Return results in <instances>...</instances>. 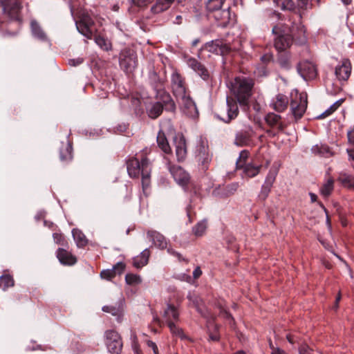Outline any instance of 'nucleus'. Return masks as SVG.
Wrapping results in <instances>:
<instances>
[{
    "label": "nucleus",
    "mask_w": 354,
    "mask_h": 354,
    "mask_svg": "<svg viewBox=\"0 0 354 354\" xmlns=\"http://www.w3.org/2000/svg\"><path fill=\"white\" fill-rule=\"evenodd\" d=\"M334 189V180L333 178L329 177L326 180L320 188V194L324 197L329 196Z\"/></svg>",
    "instance_id": "obj_33"
},
{
    "label": "nucleus",
    "mask_w": 354,
    "mask_h": 354,
    "mask_svg": "<svg viewBox=\"0 0 354 354\" xmlns=\"http://www.w3.org/2000/svg\"><path fill=\"white\" fill-rule=\"evenodd\" d=\"M281 116L279 115L275 114L274 113H269L266 116V122L270 127L277 126L278 129L282 131L283 127V124L281 123Z\"/></svg>",
    "instance_id": "obj_31"
},
{
    "label": "nucleus",
    "mask_w": 354,
    "mask_h": 354,
    "mask_svg": "<svg viewBox=\"0 0 354 354\" xmlns=\"http://www.w3.org/2000/svg\"><path fill=\"white\" fill-rule=\"evenodd\" d=\"M147 344L149 348H151L153 350L154 354H159L158 346L155 342L151 340H148Z\"/></svg>",
    "instance_id": "obj_50"
},
{
    "label": "nucleus",
    "mask_w": 354,
    "mask_h": 354,
    "mask_svg": "<svg viewBox=\"0 0 354 354\" xmlns=\"http://www.w3.org/2000/svg\"><path fill=\"white\" fill-rule=\"evenodd\" d=\"M344 102L343 99H340L335 102H334L328 109H326L324 112H323L321 115L317 116L318 119L325 118L329 115H330L334 111H335Z\"/></svg>",
    "instance_id": "obj_42"
},
{
    "label": "nucleus",
    "mask_w": 354,
    "mask_h": 354,
    "mask_svg": "<svg viewBox=\"0 0 354 354\" xmlns=\"http://www.w3.org/2000/svg\"><path fill=\"white\" fill-rule=\"evenodd\" d=\"M352 66L349 59H344L335 68V74L339 81H346L351 73Z\"/></svg>",
    "instance_id": "obj_14"
},
{
    "label": "nucleus",
    "mask_w": 354,
    "mask_h": 354,
    "mask_svg": "<svg viewBox=\"0 0 354 354\" xmlns=\"http://www.w3.org/2000/svg\"><path fill=\"white\" fill-rule=\"evenodd\" d=\"M187 64L189 68H191L194 72L201 71V68L203 64L198 62L196 58L189 57L187 60Z\"/></svg>",
    "instance_id": "obj_46"
},
{
    "label": "nucleus",
    "mask_w": 354,
    "mask_h": 354,
    "mask_svg": "<svg viewBox=\"0 0 354 354\" xmlns=\"http://www.w3.org/2000/svg\"><path fill=\"white\" fill-rule=\"evenodd\" d=\"M72 234L78 248H84L87 245L88 239L80 230L73 229Z\"/></svg>",
    "instance_id": "obj_32"
},
{
    "label": "nucleus",
    "mask_w": 354,
    "mask_h": 354,
    "mask_svg": "<svg viewBox=\"0 0 354 354\" xmlns=\"http://www.w3.org/2000/svg\"><path fill=\"white\" fill-rule=\"evenodd\" d=\"M128 174L131 178H138L142 176V189L145 192L150 184L151 162L147 157H133L127 162Z\"/></svg>",
    "instance_id": "obj_2"
},
{
    "label": "nucleus",
    "mask_w": 354,
    "mask_h": 354,
    "mask_svg": "<svg viewBox=\"0 0 354 354\" xmlns=\"http://www.w3.org/2000/svg\"><path fill=\"white\" fill-rule=\"evenodd\" d=\"M207 227V221L203 219L198 222L192 228V232L196 236H202Z\"/></svg>",
    "instance_id": "obj_36"
},
{
    "label": "nucleus",
    "mask_w": 354,
    "mask_h": 354,
    "mask_svg": "<svg viewBox=\"0 0 354 354\" xmlns=\"http://www.w3.org/2000/svg\"><path fill=\"white\" fill-rule=\"evenodd\" d=\"M201 274L202 270H201L200 267L197 266L193 272V277L194 279H198V277H201Z\"/></svg>",
    "instance_id": "obj_55"
},
{
    "label": "nucleus",
    "mask_w": 354,
    "mask_h": 354,
    "mask_svg": "<svg viewBox=\"0 0 354 354\" xmlns=\"http://www.w3.org/2000/svg\"><path fill=\"white\" fill-rule=\"evenodd\" d=\"M163 106L160 102H155L147 109V113L152 119L157 118L162 113Z\"/></svg>",
    "instance_id": "obj_35"
},
{
    "label": "nucleus",
    "mask_w": 354,
    "mask_h": 354,
    "mask_svg": "<svg viewBox=\"0 0 354 354\" xmlns=\"http://www.w3.org/2000/svg\"><path fill=\"white\" fill-rule=\"evenodd\" d=\"M269 17L280 19L281 13L278 12L277 11L273 10L270 12V13L269 14Z\"/></svg>",
    "instance_id": "obj_59"
},
{
    "label": "nucleus",
    "mask_w": 354,
    "mask_h": 354,
    "mask_svg": "<svg viewBox=\"0 0 354 354\" xmlns=\"http://www.w3.org/2000/svg\"><path fill=\"white\" fill-rule=\"evenodd\" d=\"M202 49L216 55H225L230 51L231 47L221 39H215L205 43Z\"/></svg>",
    "instance_id": "obj_12"
},
{
    "label": "nucleus",
    "mask_w": 354,
    "mask_h": 354,
    "mask_svg": "<svg viewBox=\"0 0 354 354\" xmlns=\"http://www.w3.org/2000/svg\"><path fill=\"white\" fill-rule=\"evenodd\" d=\"M225 2V0H208L205 4L206 10L209 13H215L221 10Z\"/></svg>",
    "instance_id": "obj_34"
},
{
    "label": "nucleus",
    "mask_w": 354,
    "mask_h": 354,
    "mask_svg": "<svg viewBox=\"0 0 354 354\" xmlns=\"http://www.w3.org/2000/svg\"><path fill=\"white\" fill-rule=\"evenodd\" d=\"M347 153L349 156V160L351 161V164L354 167V149H347Z\"/></svg>",
    "instance_id": "obj_57"
},
{
    "label": "nucleus",
    "mask_w": 354,
    "mask_h": 354,
    "mask_svg": "<svg viewBox=\"0 0 354 354\" xmlns=\"http://www.w3.org/2000/svg\"><path fill=\"white\" fill-rule=\"evenodd\" d=\"M226 103V109L219 111L218 113H216V115L221 120L229 123L237 117L239 107L237 102L232 98L227 97Z\"/></svg>",
    "instance_id": "obj_9"
},
{
    "label": "nucleus",
    "mask_w": 354,
    "mask_h": 354,
    "mask_svg": "<svg viewBox=\"0 0 354 354\" xmlns=\"http://www.w3.org/2000/svg\"><path fill=\"white\" fill-rule=\"evenodd\" d=\"M105 344L108 351L112 354H120L122 349V341L120 335L115 330L104 332Z\"/></svg>",
    "instance_id": "obj_7"
},
{
    "label": "nucleus",
    "mask_w": 354,
    "mask_h": 354,
    "mask_svg": "<svg viewBox=\"0 0 354 354\" xmlns=\"http://www.w3.org/2000/svg\"><path fill=\"white\" fill-rule=\"evenodd\" d=\"M163 319L167 324L178 322L179 319L178 308L171 304H167V308L163 313Z\"/></svg>",
    "instance_id": "obj_21"
},
{
    "label": "nucleus",
    "mask_w": 354,
    "mask_h": 354,
    "mask_svg": "<svg viewBox=\"0 0 354 354\" xmlns=\"http://www.w3.org/2000/svg\"><path fill=\"white\" fill-rule=\"evenodd\" d=\"M131 347L135 354H141V351L140 349V345L138 342L131 343Z\"/></svg>",
    "instance_id": "obj_52"
},
{
    "label": "nucleus",
    "mask_w": 354,
    "mask_h": 354,
    "mask_svg": "<svg viewBox=\"0 0 354 354\" xmlns=\"http://www.w3.org/2000/svg\"><path fill=\"white\" fill-rule=\"evenodd\" d=\"M221 313H223V317L225 319H227L230 320V324L231 326H233V325L234 324V318L232 317V316L231 315V314L225 310H223V311H222Z\"/></svg>",
    "instance_id": "obj_51"
},
{
    "label": "nucleus",
    "mask_w": 354,
    "mask_h": 354,
    "mask_svg": "<svg viewBox=\"0 0 354 354\" xmlns=\"http://www.w3.org/2000/svg\"><path fill=\"white\" fill-rule=\"evenodd\" d=\"M174 142L177 160L183 162L185 160L187 155L185 138L183 135H178L175 136Z\"/></svg>",
    "instance_id": "obj_15"
},
{
    "label": "nucleus",
    "mask_w": 354,
    "mask_h": 354,
    "mask_svg": "<svg viewBox=\"0 0 354 354\" xmlns=\"http://www.w3.org/2000/svg\"><path fill=\"white\" fill-rule=\"evenodd\" d=\"M102 310L104 313H110L113 316L115 317L116 321L118 323H121L123 320L124 308V304L121 301L118 305H106L102 308Z\"/></svg>",
    "instance_id": "obj_18"
},
{
    "label": "nucleus",
    "mask_w": 354,
    "mask_h": 354,
    "mask_svg": "<svg viewBox=\"0 0 354 354\" xmlns=\"http://www.w3.org/2000/svg\"><path fill=\"white\" fill-rule=\"evenodd\" d=\"M73 155V146L70 140H67L66 143H62L59 149V159L63 162H68L72 160Z\"/></svg>",
    "instance_id": "obj_23"
},
{
    "label": "nucleus",
    "mask_w": 354,
    "mask_h": 354,
    "mask_svg": "<svg viewBox=\"0 0 354 354\" xmlns=\"http://www.w3.org/2000/svg\"><path fill=\"white\" fill-rule=\"evenodd\" d=\"M147 236L156 247L162 250L167 248V241L165 237L160 232L155 230H149Z\"/></svg>",
    "instance_id": "obj_20"
},
{
    "label": "nucleus",
    "mask_w": 354,
    "mask_h": 354,
    "mask_svg": "<svg viewBox=\"0 0 354 354\" xmlns=\"http://www.w3.org/2000/svg\"><path fill=\"white\" fill-rule=\"evenodd\" d=\"M249 156H250V152L248 150H242L240 152L239 156L236 161V169H240L249 163V162H248Z\"/></svg>",
    "instance_id": "obj_38"
},
{
    "label": "nucleus",
    "mask_w": 354,
    "mask_h": 354,
    "mask_svg": "<svg viewBox=\"0 0 354 354\" xmlns=\"http://www.w3.org/2000/svg\"><path fill=\"white\" fill-rule=\"evenodd\" d=\"M196 73L205 81L208 80L210 77L208 70L204 65L201 68V71H198Z\"/></svg>",
    "instance_id": "obj_49"
},
{
    "label": "nucleus",
    "mask_w": 354,
    "mask_h": 354,
    "mask_svg": "<svg viewBox=\"0 0 354 354\" xmlns=\"http://www.w3.org/2000/svg\"><path fill=\"white\" fill-rule=\"evenodd\" d=\"M167 168L177 184L186 190L191 183L189 174L180 166L174 165L170 162L167 163Z\"/></svg>",
    "instance_id": "obj_8"
},
{
    "label": "nucleus",
    "mask_w": 354,
    "mask_h": 354,
    "mask_svg": "<svg viewBox=\"0 0 354 354\" xmlns=\"http://www.w3.org/2000/svg\"><path fill=\"white\" fill-rule=\"evenodd\" d=\"M125 281L129 285H138L141 283L142 279L140 275L129 273L125 276Z\"/></svg>",
    "instance_id": "obj_44"
},
{
    "label": "nucleus",
    "mask_w": 354,
    "mask_h": 354,
    "mask_svg": "<svg viewBox=\"0 0 354 354\" xmlns=\"http://www.w3.org/2000/svg\"><path fill=\"white\" fill-rule=\"evenodd\" d=\"M266 133L270 137H274L277 135V133L271 129L267 130Z\"/></svg>",
    "instance_id": "obj_64"
},
{
    "label": "nucleus",
    "mask_w": 354,
    "mask_h": 354,
    "mask_svg": "<svg viewBox=\"0 0 354 354\" xmlns=\"http://www.w3.org/2000/svg\"><path fill=\"white\" fill-rule=\"evenodd\" d=\"M254 85V80L251 78L238 77L234 80L231 91L241 106L249 104Z\"/></svg>",
    "instance_id": "obj_3"
},
{
    "label": "nucleus",
    "mask_w": 354,
    "mask_h": 354,
    "mask_svg": "<svg viewBox=\"0 0 354 354\" xmlns=\"http://www.w3.org/2000/svg\"><path fill=\"white\" fill-rule=\"evenodd\" d=\"M252 133L250 131H241L236 133L234 144L243 147L249 145L251 142Z\"/></svg>",
    "instance_id": "obj_25"
},
{
    "label": "nucleus",
    "mask_w": 354,
    "mask_h": 354,
    "mask_svg": "<svg viewBox=\"0 0 354 354\" xmlns=\"http://www.w3.org/2000/svg\"><path fill=\"white\" fill-rule=\"evenodd\" d=\"M272 33L276 35L274 47L279 52H283L290 47L293 40L299 44L306 41V29L300 21H293L291 19L288 24L274 26Z\"/></svg>",
    "instance_id": "obj_1"
},
{
    "label": "nucleus",
    "mask_w": 354,
    "mask_h": 354,
    "mask_svg": "<svg viewBox=\"0 0 354 354\" xmlns=\"http://www.w3.org/2000/svg\"><path fill=\"white\" fill-rule=\"evenodd\" d=\"M131 343L138 342V337H137L136 333L133 331H131Z\"/></svg>",
    "instance_id": "obj_62"
},
{
    "label": "nucleus",
    "mask_w": 354,
    "mask_h": 354,
    "mask_svg": "<svg viewBox=\"0 0 354 354\" xmlns=\"http://www.w3.org/2000/svg\"><path fill=\"white\" fill-rule=\"evenodd\" d=\"M278 62L282 68L290 67V55L289 54H281L278 57Z\"/></svg>",
    "instance_id": "obj_47"
},
{
    "label": "nucleus",
    "mask_w": 354,
    "mask_h": 354,
    "mask_svg": "<svg viewBox=\"0 0 354 354\" xmlns=\"http://www.w3.org/2000/svg\"><path fill=\"white\" fill-rule=\"evenodd\" d=\"M307 95L299 93L297 90L290 93V111L295 120L300 119L304 115L307 108Z\"/></svg>",
    "instance_id": "obj_5"
},
{
    "label": "nucleus",
    "mask_w": 354,
    "mask_h": 354,
    "mask_svg": "<svg viewBox=\"0 0 354 354\" xmlns=\"http://www.w3.org/2000/svg\"><path fill=\"white\" fill-rule=\"evenodd\" d=\"M56 256L59 261L65 266H73L77 262V258L71 252L64 248H58Z\"/></svg>",
    "instance_id": "obj_19"
},
{
    "label": "nucleus",
    "mask_w": 354,
    "mask_h": 354,
    "mask_svg": "<svg viewBox=\"0 0 354 354\" xmlns=\"http://www.w3.org/2000/svg\"><path fill=\"white\" fill-rule=\"evenodd\" d=\"M53 240L57 243L62 246H67L68 242L64 236L60 233H54L53 234Z\"/></svg>",
    "instance_id": "obj_48"
},
{
    "label": "nucleus",
    "mask_w": 354,
    "mask_h": 354,
    "mask_svg": "<svg viewBox=\"0 0 354 354\" xmlns=\"http://www.w3.org/2000/svg\"><path fill=\"white\" fill-rule=\"evenodd\" d=\"M1 5L3 14L11 20L16 21L19 26L21 24L20 12L21 10V0H1Z\"/></svg>",
    "instance_id": "obj_6"
},
{
    "label": "nucleus",
    "mask_w": 354,
    "mask_h": 354,
    "mask_svg": "<svg viewBox=\"0 0 354 354\" xmlns=\"http://www.w3.org/2000/svg\"><path fill=\"white\" fill-rule=\"evenodd\" d=\"M261 167V165H254L252 162H250L241 169L243 170V174L247 177L254 178L259 174Z\"/></svg>",
    "instance_id": "obj_30"
},
{
    "label": "nucleus",
    "mask_w": 354,
    "mask_h": 354,
    "mask_svg": "<svg viewBox=\"0 0 354 354\" xmlns=\"http://www.w3.org/2000/svg\"><path fill=\"white\" fill-rule=\"evenodd\" d=\"M156 141L158 147L165 153H170L171 152V147L166 138L165 133L162 131H159L157 135Z\"/></svg>",
    "instance_id": "obj_27"
},
{
    "label": "nucleus",
    "mask_w": 354,
    "mask_h": 354,
    "mask_svg": "<svg viewBox=\"0 0 354 354\" xmlns=\"http://www.w3.org/2000/svg\"><path fill=\"white\" fill-rule=\"evenodd\" d=\"M274 4L282 10L292 11L295 8L293 0H274Z\"/></svg>",
    "instance_id": "obj_39"
},
{
    "label": "nucleus",
    "mask_w": 354,
    "mask_h": 354,
    "mask_svg": "<svg viewBox=\"0 0 354 354\" xmlns=\"http://www.w3.org/2000/svg\"><path fill=\"white\" fill-rule=\"evenodd\" d=\"M93 20L88 15H84L76 22V27L80 33L87 39H91L93 35Z\"/></svg>",
    "instance_id": "obj_13"
},
{
    "label": "nucleus",
    "mask_w": 354,
    "mask_h": 354,
    "mask_svg": "<svg viewBox=\"0 0 354 354\" xmlns=\"http://www.w3.org/2000/svg\"><path fill=\"white\" fill-rule=\"evenodd\" d=\"M289 100L286 95L279 93L272 98L270 106L277 112H283L287 109Z\"/></svg>",
    "instance_id": "obj_17"
},
{
    "label": "nucleus",
    "mask_w": 354,
    "mask_h": 354,
    "mask_svg": "<svg viewBox=\"0 0 354 354\" xmlns=\"http://www.w3.org/2000/svg\"><path fill=\"white\" fill-rule=\"evenodd\" d=\"M82 62L83 59L80 58L77 59L76 61L75 59H70L69 64L72 66H76L80 64L81 63H82Z\"/></svg>",
    "instance_id": "obj_58"
},
{
    "label": "nucleus",
    "mask_w": 354,
    "mask_h": 354,
    "mask_svg": "<svg viewBox=\"0 0 354 354\" xmlns=\"http://www.w3.org/2000/svg\"><path fill=\"white\" fill-rule=\"evenodd\" d=\"M297 70L301 76L305 79H313L317 76L315 66L310 62L305 61L298 64Z\"/></svg>",
    "instance_id": "obj_16"
},
{
    "label": "nucleus",
    "mask_w": 354,
    "mask_h": 354,
    "mask_svg": "<svg viewBox=\"0 0 354 354\" xmlns=\"http://www.w3.org/2000/svg\"><path fill=\"white\" fill-rule=\"evenodd\" d=\"M239 187V184L237 183H232L227 186L228 192L231 194H233L234 192L237 190Z\"/></svg>",
    "instance_id": "obj_53"
},
{
    "label": "nucleus",
    "mask_w": 354,
    "mask_h": 354,
    "mask_svg": "<svg viewBox=\"0 0 354 354\" xmlns=\"http://www.w3.org/2000/svg\"><path fill=\"white\" fill-rule=\"evenodd\" d=\"M134 3L138 6H143L150 2V0H133Z\"/></svg>",
    "instance_id": "obj_56"
},
{
    "label": "nucleus",
    "mask_w": 354,
    "mask_h": 354,
    "mask_svg": "<svg viewBox=\"0 0 354 354\" xmlns=\"http://www.w3.org/2000/svg\"><path fill=\"white\" fill-rule=\"evenodd\" d=\"M13 286L14 280L10 275L6 274L0 277V286L2 287L3 289L12 287Z\"/></svg>",
    "instance_id": "obj_45"
},
{
    "label": "nucleus",
    "mask_w": 354,
    "mask_h": 354,
    "mask_svg": "<svg viewBox=\"0 0 354 354\" xmlns=\"http://www.w3.org/2000/svg\"><path fill=\"white\" fill-rule=\"evenodd\" d=\"M125 269V265L122 262L117 263L112 269L104 270L101 272L100 276L102 279L111 280L114 278L117 274H122Z\"/></svg>",
    "instance_id": "obj_22"
},
{
    "label": "nucleus",
    "mask_w": 354,
    "mask_h": 354,
    "mask_svg": "<svg viewBox=\"0 0 354 354\" xmlns=\"http://www.w3.org/2000/svg\"><path fill=\"white\" fill-rule=\"evenodd\" d=\"M312 153L322 157L328 158L333 155L329 147L324 144H317L311 149Z\"/></svg>",
    "instance_id": "obj_29"
},
{
    "label": "nucleus",
    "mask_w": 354,
    "mask_h": 354,
    "mask_svg": "<svg viewBox=\"0 0 354 354\" xmlns=\"http://www.w3.org/2000/svg\"><path fill=\"white\" fill-rule=\"evenodd\" d=\"M183 22V17L181 15H177L176 17L175 20L174 21V23L178 25L181 24Z\"/></svg>",
    "instance_id": "obj_61"
},
{
    "label": "nucleus",
    "mask_w": 354,
    "mask_h": 354,
    "mask_svg": "<svg viewBox=\"0 0 354 354\" xmlns=\"http://www.w3.org/2000/svg\"><path fill=\"white\" fill-rule=\"evenodd\" d=\"M279 170V168L277 166H272L270 169L259 194V198L261 201H265L268 197L273 184L275 182Z\"/></svg>",
    "instance_id": "obj_10"
},
{
    "label": "nucleus",
    "mask_w": 354,
    "mask_h": 354,
    "mask_svg": "<svg viewBox=\"0 0 354 354\" xmlns=\"http://www.w3.org/2000/svg\"><path fill=\"white\" fill-rule=\"evenodd\" d=\"M271 354H287L283 350H281L279 348H277L273 349Z\"/></svg>",
    "instance_id": "obj_60"
},
{
    "label": "nucleus",
    "mask_w": 354,
    "mask_h": 354,
    "mask_svg": "<svg viewBox=\"0 0 354 354\" xmlns=\"http://www.w3.org/2000/svg\"><path fill=\"white\" fill-rule=\"evenodd\" d=\"M175 0H157L151 10L154 14H159L167 10Z\"/></svg>",
    "instance_id": "obj_28"
},
{
    "label": "nucleus",
    "mask_w": 354,
    "mask_h": 354,
    "mask_svg": "<svg viewBox=\"0 0 354 354\" xmlns=\"http://www.w3.org/2000/svg\"><path fill=\"white\" fill-rule=\"evenodd\" d=\"M197 151L198 152L196 156L199 161H201L203 163L208 162L209 160V155L208 153L207 147L203 145H201L198 147Z\"/></svg>",
    "instance_id": "obj_40"
},
{
    "label": "nucleus",
    "mask_w": 354,
    "mask_h": 354,
    "mask_svg": "<svg viewBox=\"0 0 354 354\" xmlns=\"http://www.w3.org/2000/svg\"><path fill=\"white\" fill-rule=\"evenodd\" d=\"M167 252L168 253L176 257L179 261L183 260V259H182L181 254L174 250L172 248H168Z\"/></svg>",
    "instance_id": "obj_54"
},
{
    "label": "nucleus",
    "mask_w": 354,
    "mask_h": 354,
    "mask_svg": "<svg viewBox=\"0 0 354 354\" xmlns=\"http://www.w3.org/2000/svg\"><path fill=\"white\" fill-rule=\"evenodd\" d=\"M96 44L103 50L109 51L112 48V44L109 40L101 36L95 38Z\"/></svg>",
    "instance_id": "obj_41"
},
{
    "label": "nucleus",
    "mask_w": 354,
    "mask_h": 354,
    "mask_svg": "<svg viewBox=\"0 0 354 354\" xmlns=\"http://www.w3.org/2000/svg\"><path fill=\"white\" fill-rule=\"evenodd\" d=\"M31 32L34 37L41 41H46L48 37L45 32L43 30L40 25L35 20H32L30 22Z\"/></svg>",
    "instance_id": "obj_26"
},
{
    "label": "nucleus",
    "mask_w": 354,
    "mask_h": 354,
    "mask_svg": "<svg viewBox=\"0 0 354 354\" xmlns=\"http://www.w3.org/2000/svg\"><path fill=\"white\" fill-rule=\"evenodd\" d=\"M309 196L310 197V201L312 203L317 201V196L315 194L310 192L309 193Z\"/></svg>",
    "instance_id": "obj_63"
},
{
    "label": "nucleus",
    "mask_w": 354,
    "mask_h": 354,
    "mask_svg": "<svg viewBox=\"0 0 354 354\" xmlns=\"http://www.w3.org/2000/svg\"><path fill=\"white\" fill-rule=\"evenodd\" d=\"M214 18L217 25L222 28L233 26L236 21L235 15L232 13L230 8L214 13Z\"/></svg>",
    "instance_id": "obj_11"
},
{
    "label": "nucleus",
    "mask_w": 354,
    "mask_h": 354,
    "mask_svg": "<svg viewBox=\"0 0 354 354\" xmlns=\"http://www.w3.org/2000/svg\"><path fill=\"white\" fill-rule=\"evenodd\" d=\"M338 180L344 187L348 188L354 187V176L351 175L347 174L346 173H342L339 176Z\"/></svg>",
    "instance_id": "obj_37"
},
{
    "label": "nucleus",
    "mask_w": 354,
    "mask_h": 354,
    "mask_svg": "<svg viewBox=\"0 0 354 354\" xmlns=\"http://www.w3.org/2000/svg\"><path fill=\"white\" fill-rule=\"evenodd\" d=\"M171 82L173 93L176 97L181 100L185 106H193L196 109L194 102L187 94L185 79L176 70H174L171 74Z\"/></svg>",
    "instance_id": "obj_4"
},
{
    "label": "nucleus",
    "mask_w": 354,
    "mask_h": 354,
    "mask_svg": "<svg viewBox=\"0 0 354 354\" xmlns=\"http://www.w3.org/2000/svg\"><path fill=\"white\" fill-rule=\"evenodd\" d=\"M167 326L173 335L178 337L181 339H188V337L184 333L183 329L176 325L175 323H170L167 324Z\"/></svg>",
    "instance_id": "obj_43"
},
{
    "label": "nucleus",
    "mask_w": 354,
    "mask_h": 354,
    "mask_svg": "<svg viewBox=\"0 0 354 354\" xmlns=\"http://www.w3.org/2000/svg\"><path fill=\"white\" fill-rule=\"evenodd\" d=\"M150 257V251L148 248L145 249L140 254L133 259V265L135 268L140 269L145 266Z\"/></svg>",
    "instance_id": "obj_24"
}]
</instances>
